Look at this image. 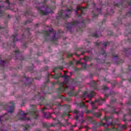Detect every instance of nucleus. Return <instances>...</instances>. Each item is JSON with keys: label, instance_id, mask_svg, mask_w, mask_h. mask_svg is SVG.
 Returning a JSON list of instances; mask_svg holds the SVG:
<instances>
[{"label": "nucleus", "instance_id": "1", "mask_svg": "<svg viewBox=\"0 0 131 131\" xmlns=\"http://www.w3.org/2000/svg\"><path fill=\"white\" fill-rule=\"evenodd\" d=\"M104 102H105V98H99L98 100H96L95 102H91V105H94L95 103L98 102V104H99V105H101V104L102 103H104Z\"/></svg>", "mask_w": 131, "mask_h": 131}, {"label": "nucleus", "instance_id": "2", "mask_svg": "<svg viewBox=\"0 0 131 131\" xmlns=\"http://www.w3.org/2000/svg\"><path fill=\"white\" fill-rule=\"evenodd\" d=\"M95 92L92 91L91 92H90V94L88 95V97L89 98V99H92V98H93V96H95Z\"/></svg>", "mask_w": 131, "mask_h": 131}, {"label": "nucleus", "instance_id": "3", "mask_svg": "<svg viewBox=\"0 0 131 131\" xmlns=\"http://www.w3.org/2000/svg\"><path fill=\"white\" fill-rule=\"evenodd\" d=\"M38 11L40 12L41 14H42L43 15H48V12H45L43 10L40 9H38Z\"/></svg>", "mask_w": 131, "mask_h": 131}, {"label": "nucleus", "instance_id": "4", "mask_svg": "<svg viewBox=\"0 0 131 131\" xmlns=\"http://www.w3.org/2000/svg\"><path fill=\"white\" fill-rule=\"evenodd\" d=\"M95 116H96L97 117H100V116H101V113H96L95 114Z\"/></svg>", "mask_w": 131, "mask_h": 131}, {"label": "nucleus", "instance_id": "5", "mask_svg": "<svg viewBox=\"0 0 131 131\" xmlns=\"http://www.w3.org/2000/svg\"><path fill=\"white\" fill-rule=\"evenodd\" d=\"M122 128L123 129H126V125H123L121 126Z\"/></svg>", "mask_w": 131, "mask_h": 131}, {"label": "nucleus", "instance_id": "6", "mask_svg": "<svg viewBox=\"0 0 131 131\" xmlns=\"http://www.w3.org/2000/svg\"><path fill=\"white\" fill-rule=\"evenodd\" d=\"M80 107H84V103L83 102L80 103Z\"/></svg>", "mask_w": 131, "mask_h": 131}, {"label": "nucleus", "instance_id": "7", "mask_svg": "<svg viewBox=\"0 0 131 131\" xmlns=\"http://www.w3.org/2000/svg\"><path fill=\"white\" fill-rule=\"evenodd\" d=\"M66 73H67V72L66 71H64V77H65V78H67V76L66 75Z\"/></svg>", "mask_w": 131, "mask_h": 131}, {"label": "nucleus", "instance_id": "8", "mask_svg": "<svg viewBox=\"0 0 131 131\" xmlns=\"http://www.w3.org/2000/svg\"><path fill=\"white\" fill-rule=\"evenodd\" d=\"M92 108L93 110H95V109H97L98 108V107L97 106H95L94 105H92Z\"/></svg>", "mask_w": 131, "mask_h": 131}, {"label": "nucleus", "instance_id": "9", "mask_svg": "<svg viewBox=\"0 0 131 131\" xmlns=\"http://www.w3.org/2000/svg\"><path fill=\"white\" fill-rule=\"evenodd\" d=\"M74 113H75L76 114H78V111L75 110L74 111Z\"/></svg>", "mask_w": 131, "mask_h": 131}, {"label": "nucleus", "instance_id": "10", "mask_svg": "<svg viewBox=\"0 0 131 131\" xmlns=\"http://www.w3.org/2000/svg\"><path fill=\"white\" fill-rule=\"evenodd\" d=\"M87 94H88V92H85L84 93V96H86V95H87Z\"/></svg>", "mask_w": 131, "mask_h": 131}, {"label": "nucleus", "instance_id": "11", "mask_svg": "<svg viewBox=\"0 0 131 131\" xmlns=\"http://www.w3.org/2000/svg\"><path fill=\"white\" fill-rule=\"evenodd\" d=\"M77 64H80V61H77Z\"/></svg>", "mask_w": 131, "mask_h": 131}, {"label": "nucleus", "instance_id": "12", "mask_svg": "<svg viewBox=\"0 0 131 131\" xmlns=\"http://www.w3.org/2000/svg\"><path fill=\"white\" fill-rule=\"evenodd\" d=\"M90 112L89 111H88L86 112V113L87 114H89V113H90Z\"/></svg>", "mask_w": 131, "mask_h": 131}, {"label": "nucleus", "instance_id": "13", "mask_svg": "<svg viewBox=\"0 0 131 131\" xmlns=\"http://www.w3.org/2000/svg\"><path fill=\"white\" fill-rule=\"evenodd\" d=\"M48 108V106L47 107H44L42 108V110H45V109H47Z\"/></svg>", "mask_w": 131, "mask_h": 131}, {"label": "nucleus", "instance_id": "14", "mask_svg": "<svg viewBox=\"0 0 131 131\" xmlns=\"http://www.w3.org/2000/svg\"><path fill=\"white\" fill-rule=\"evenodd\" d=\"M21 119V120H26L25 118H22Z\"/></svg>", "mask_w": 131, "mask_h": 131}, {"label": "nucleus", "instance_id": "15", "mask_svg": "<svg viewBox=\"0 0 131 131\" xmlns=\"http://www.w3.org/2000/svg\"><path fill=\"white\" fill-rule=\"evenodd\" d=\"M103 90H107V87H105L104 88H103Z\"/></svg>", "mask_w": 131, "mask_h": 131}, {"label": "nucleus", "instance_id": "16", "mask_svg": "<svg viewBox=\"0 0 131 131\" xmlns=\"http://www.w3.org/2000/svg\"><path fill=\"white\" fill-rule=\"evenodd\" d=\"M86 102L87 103H89V102H90V101L86 100Z\"/></svg>", "mask_w": 131, "mask_h": 131}, {"label": "nucleus", "instance_id": "17", "mask_svg": "<svg viewBox=\"0 0 131 131\" xmlns=\"http://www.w3.org/2000/svg\"><path fill=\"white\" fill-rule=\"evenodd\" d=\"M78 119V116H77L76 119Z\"/></svg>", "mask_w": 131, "mask_h": 131}, {"label": "nucleus", "instance_id": "18", "mask_svg": "<svg viewBox=\"0 0 131 131\" xmlns=\"http://www.w3.org/2000/svg\"><path fill=\"white\" fill-rule=\"evenodd\" d=\"M85 128H86V129H88V126H85Z\"/></svg>", "mask_w": 131, "mask_h": 131}, {"label": "nucleus", "instance_id": "19", "mask_svg": "<svg viewBox=\"0 0 131 131\" xmlns=\"http://www.w3.org/2000/svg\"><path fill=\"white\" fill-rule=\"evenodd\" d=\"M60 70H63V68H61Z\"/></svg>", "mask_w": 131, "mask_h": 131}, {"label": "nucleus", "instance_id": "20", "mask_svg": "<svg viewBox=\"0 0 131 131\" xmlns=\"http://www.w3.org/2000/svg\"><path fill=\"white\" fill-rule=\"evenodd\" d=\"M27 114H23V115L25 116Z\"/></svg>", "mask_w": 131, "mask_h": 131}, {"label": "nucleus", "instance_id": "21", "mask_svg": "<svg viewBox=\"0 0 131 131\" xmlns=\"http://www.w3.org/2000/svg\"><path fill=\"white\" fill-rule=\"evenodd\" d=\"M9 112H13V111H10Z\"/></svg>", "mask_w": 131, "mask_h": 131}, {"label": "nucleus", "instance_id": "22", "mask_svg": "<svg viewBox=\"0 0 131 131\" xmlns=\"http://www.w3.org/2000/svg\"><path fill=\"white\" fill-rule=\"evenodd\" d=\"M105 119H106V120H108V119H107V118H106Z\"/></svg>", "mask_w": 131, "mask_h": 131}, {"label": "nucleus", "instance_id": "23", "mask_svg": "<svg viewBox=\"0 0 131 131\" xmlns=\"http://www.w3.org/2000/svg\"><path fill=\"white\" fill-rule=\"evenodd\" d=\"M63 88H64V89H65V86H63Z\"/></svg>", "mask_w": 131, "mask_h": 131}, {"label": "nucleus", "instance_id": "24", "mask_svg": "<svg viewBox=\"0 0 131 131\" xmlns=\"http://www.w3.org/2000/svg\"><path fill=\"white\" fill-rule=\"evenodd\" d=\"M63 84H65V83H63Z\"/></svg>", "mask_w": 131, "mask_h": 131}, {"label": "nucleus", "instance_id": "25", "mask_svg": "<svg viewBox=\"0 0 131 131\" xmlns=\"http://www.w3.org/2000/svg\"><path fill=\"white\" fill-rule=\"evenodd\" d=\"M79 9L77 10V11H78Z\"/></svg>", "mask_w": 131, "mask_h": 131}]
</instances>
